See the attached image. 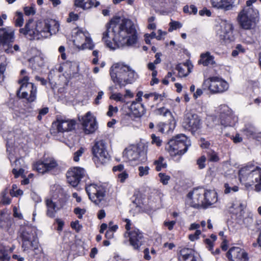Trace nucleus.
<instances>
[{"instance_id":"f257e3e1","label":"nucleus","mask_w":261,"mask_h":261,"mask_svg":"<svg viewBox=\"0 0 261 261\" xmlns=\"http://www.w3.org/2000/svg\"><path fill=\"white\" fill-rule=\"evenodd\" d=\"M102 40L107 46L111 49H115V45H134L138 40L134 23L128 19L121 20L119 17L113 18L107 25Z\"/></svg>"},{"instance_id":"f03ea898","label":"nucleus","mask_w":261,"mask_h":261,"mask_svg":"<svg viewBox=\"0 0 261 261\" xmlns=\"http://www.w3.org/2000/svg\"><path fill=\"white\" fill-rule=\"evenodd\" d=\"M59 30V24L55 20L34 21L33 19H29L24 28L19 30V32L30 37V40H41L55 34Z\"/></svg>"},{"instance_id":"7ed1b4c3","label":"nucleus","mask_w":261,"mask_h":261,"mask_svg":"<svg viewBox=\"0 0 261 261\" xmlns=\"http://www.w3.org/2000/svg\"><path fill=\"white\" fill-rule=\"evenodd\" d=\"M110 75L113 82L120 88L131 83L137 77L136 73L129 66L119 64L111 67Z\"/></svg>"},{"instance_id":"20e7f679","label":"nucleus","mask_w":261,"mask_h":261,"mask_svg":"<svg viewBox=\"0 0 261 261\" xmlns=\"http://www.w3.org/2000/svg\"><path fill=\"white\" fill-rule=\"evenodd\" d=\"M239 176L241 181L255 184L254 190L261 192V168L252 165L246 166L239 170Z\"/></svg>"},{"instance_id":"39448f33","label":"nucleus","mask_w":261,"mask_h":261,"mask_svg":"<svg viewBox=\"0 0 261 261\" xmlns=\"http://www.w3.org/2000/svg\"><path fill=\"white\" fill-rule=\"evenodd\" d=\"M191 145L190 140L183 134H179L169 140L166 149L171 156L181 155Z\"/></svg>"},{"instance_id":"423d86ee","label":"nucleus","mask_w":261,"mask_h":261,"mask_svg":"<svg viewBox=\"0 0 261 261\" xmlns=\"http://www.w3.org/2000/svg\"><path fill=\"white\" fill-rule=\"evenodd\" d=\"M258 15L257 10L253 8L244 7L237 16L240 27L244 30H250L255 25Z\"/></svg>"},{"instance_id":"0eeeda50","label":"nucleus","mask_w":261,"mask_h":261,"mask_svg":"<svg viewBox=\"0 0 261 261\" xmlns=\"http://www.w3.org/2000/svg\"><path fill=\"white\" fill-rule=\"evenodd\" d=\"M29 81L28 76H24L19 81L21 85L17 91V95L20 98H24L28 102H32L36 99L37 89L34 84L29 82Z\"/></svg>"},{"instance_id":"6e6552de","label":"nucleus","mask_w":261,"mask_h":261,"mask_svg":"<svg viewBox=\"0 0 261 261\" xmlns=\"http://www.w3.org/2000/svg\"><path fill=\"white\" fill-rule=\"evenodd\" d=\"M94 161L97 167L107 164L110 159L107 143L104 140L96 141L92 147Z\"/></svg>"},{"instance_id":"1a4fd4ad","label":"nucleus","mask_w":261,"mask_h":261,"mask_svg":"<svg viewBox=\"0 0 261 261\" xmlns=\"http://www.w3.org/2000/svg\"><path fill=\"white\" fill-rule=\"evenodd\" d=\"M20 238L22 240V248L23 251L29 252L38 247V240L32 228L24 227L22 229Z\"/></svg>"},{"instance_id":"9d476101","label":"nucleus","mask_w":261,"mask_h":261,"mask_svg":"<svg viewBox=\"0 0 261 261\" xmlns=\"http://www.w3.org/2000/svg\"><path fill=\"white\" fill-rule=\"evenodd\" d=\"M203 85L208 87L212 93H221L227 91L229 85L227 82L218 76H211L205 80Z\"/></svg>"},{"instance_id":"9b49d317","label":"nucleus","mask_w":261,"mask_h":261,"mask_svg":"<svg viewBox=\"0 0 261 261\" xmlns=\"http://www.w3.org/2000/svg\"><path fill=\"white\" fill-rule=\"evenodd\" d=\"M14 30L7 27L0 29V45H2L7 54L13 53L12 43L14 41Z\"/></svg>"},{"instance_id":"f8f14e48","label":"nucleus","mask_w":261,"mask_h":261,"mask_svg":"<svg viewBox=\"0 0 261 261\" xmlns=\"http://www.w3.org/2000/svg\"><path fill=\"white\" fill-rule=\"evenodd\" d=\"M200 117L196 114L187 112L184 117L183 126L192 133L196 132L201 127Z\"/></svg>"},{"instance_id":"ddd939ff","label":"nucleus","mask_w":261,"mask_h":261,"mask_svg":"<svg viewBox=\"0 0 261 261\" xmlns=\"http://www.w3.org/2000/svg\"><path fill=\"white\" fill-rule=\"evenodd\" d=\"M74 42L80 49H89L92 50L94 47V44L89 33L81 30L77 31Z\"/></svg>"},{"instance_id":"4468645a","label":"nucleus","mask_w":261,"mask_h":261,"mask_svg":"<svg viewBox=\"0 0 261 261\" xmlns=\"http://www.w3.org/2000/svg\"><path fill=\"white\" fill-rule=\"evenodd\" d=\"M123 156L130 161L144 162L146 159V152L137 146L125 149Z\"/></svg>"},{"instance_id":"2eb2a0df","label":"nucleus","mask_w":261,"mask_h":261,"mask_svg":"<svg viewBox=\"0 0 261 261\" xmlns=\"http://www.w3.org/2000/svg\"><path fill=\"white\" fill-rule=\"evenodd\" d=\"M127 237L129 238L130 245L135 250L139 251L145 242L143 232L137 228H133L129 231Z\"/></svg>"},{"instance_id":"dca6fc26","label":"nucleus","mask_w":261,"mask_h":261,"mask_svg":"<svg viewBox=\"0 0 261 261\" xmlns=\"http://www.w3.org/2000/svg\"><path fill=\"white\" fill-rule=\"evenodd\" d=\"M85 175L86 172L84 168L78 167L72 168L66 173L67 182L75 187L79 185Z\"/></svg>"},{"instance_id":"f3484780","label":"nucleus","mask_w":261,"mask_h":261,"mask_svg":"<svg viewBox=\"0 0 261 261\" xmlns=\"http://www.w3.org/2000/svg\"><path fill=\"white\" fill-rule=\"evenodd\" d=\"M86 190L89 199L96 204H98L105 196V191L103 188L94 184L87 187Z\"/></svg>"},{"instance_id":"a211bd4d","label":"nucleus","mask_w":261,"mask_h":261,"mask_svg":"<svg viewBox=\"0 0 261 261\" xmlns=\"http://www.w3.org/2000/svg\"><path fill=\"white\" fill-rule=\"evenodd\" d=\"M228 261H249L248 253L245 249L239 247L230 248L226 253Z\"/></svg>"},{"instance_id":"6ab92c4d","label":"nucleus","mask_w":261,"mask_h":261,"mask_svg":"<svg viewBox=\"0 0 261 261\" xmlns=\"http://www.w3.org/2000/svg\"><path fill=\"white\" fill-rule=\"evenodd\" d=\"M53 125L56 127L59 132L71 131L74 129L76 121L73 119H69L63 117H57L56 121L53 123Z\"/></svg>"},{"instance_id":"aec40b11","label":"nucleus","mask_w":261,"mask_h":261,"mask_svg":"<svg viewBox=\"0 0 261 261\" xmlns=\"http://www.w3.org/2000/svg\"><path fill=\"white\" fill-rule=\"evenodd\" d=\"M220 119L221 124L227 126L233 125L237 119L228 106L222 105L220 106Z\"/></svg>"},{"instance_id":"412c9836","label":"nucleus","mask_w":261,"mask_h":261,"mask_svg":"<svg viewBox=\"0 0 261 261\" xmlns=\"http://www.w3.org/2000/svg\"><path fill=\"white\" fill-rule=\"evenodd\" d=\"M83 126L86 134H92L97 129V122L90 112H88L83 118Z\"/></svg>"},{"instance_id":"4be33fe9","label":"nucleus","mask_w":261,"mask_h":261,"mask_svg":"<svg viewBox=\"0 0 261 261\" xmlns=\"http://www.w3.org/2000/svg\"><path fill=\"white\" fill-rule=\"evenodd\" d=\"M205 191L203 188L195 189L188 194V196L193 199L195 205H201L203 207Z\"/></svg>"},{"instance_id":"5701e85b","label":"nucleus","mask_w":261,"mask_h":261,"mask_svg":"<svg viewBox=\"0 0 261 261\" xmlns=\"http://www.w3.org/2000/svg\"><path fill=\"white\" fill-rule=\"evenodd\" d=\"M246 207V205L240 200L234 201L231 205L229 207V212L230 213L234 215L237 218L241 219L244 213V210Z\"/></svg>"},{"instance_id":"b1692460","label":"nucleus","mask_w":261,"mask_h":261,"mask_svg":"<svg viewBox=\"0 0 261 261\" xmlns=\"http://www.w3.org/2000/svg\"><path fill=\"white\" fill-rule=\"evenodd\" d=\"M213 7L225 11L231 10L234 7V1L232 0H211Z\"/></svg>"},{"instance_id":"393cba45","label":"nucleus","mask_w":261,"mask_h":261,"mask_svg":"<svg viewBox=\"0 0 261 261\" xmlns=\"http://www.w3.org/2000/svg\"><path fill=\"white\" fill-rule=\"evenodd\" d=\"M217 201V194L215 191L213 190L205 191L203 207L207 208L216 203Z\"/></svg>"},{"instance_id":"a878e982","label":"nucleus","mask_w":261,"mask_h":261,"mask_svg":"<svg viewBox=\"0 0 261 261\" xmlns=\"http://www.w3.org/2000/svg\"><path fill=\"white\" fill-rule=\"evenodd\" d=\"M74 5L83 10H88L93 6L97 7L100 5V3L96 0H74Z\"/></svg>"},{"instance_id":"bb28decb","label":"nucleus","mask_w":261,"mask_h":261,"mask_svg":"<svg viewBox=\"0 0 261 261\" xmlns=\"http://www.w3.org/2000/svg\"><path fill=\"white\" fill-rule=\"evenodd\" d=\"M129 109L135 117H140L145 113L144 106L139 102L133 101Z\"/></svg>"},{"instance_id":"cd10ccee","label":"nucleus","mask_w":261,"mask_h":261,"mask_svg":"<svg viewBox=\"0 0 261 261\" xmlns=\"http://www.w3.org/2000/svg\"><path fill=\"white\" fill-rule=\"evenodd\" d=\"M179 261H196L193 251L189 248H184L180 251Z\"/></svg>"},{"instance_id":"c85d7f7f","label":"nucleus","mask_w":261,"mask_h":261,"mask_svg":"<svg viewBox=\"0 0 261 261\" xmlns=\"http://www.w3.org/2000/svg\"><path fill=\"white\" fill-rule=\"evenodd\" d=\"M45 204L47 207L46 215L50 218L55 217L57 212L62 207H59L51 199H45Z\"/></svg>"},{"instance_id":"c756f323","label":"nucleus","mask_w":261,"mask_h":261,"mask_svg":"<svg viewBox=\"0 0 261 261\" xmlns=\"http://www.w3.org/2000/svg\"><path fill=\"white\" fill-rule=\"evenodd\" d=\"M214 58V57L211 55L209 51H206L200 55L198 63L202 64L204 66L213 65L216 64Z\"/></svg>"},{"instance_id":"7c9ffc66","label":"nucleus","mask_w":261,"mask_h":261,"mask_svg":"<svg viewBox=\"0 0 261 261\" xmlns=\"http://www.w3.org/2000/svg\"><path fill=\"white\" fill-rule=\"evenodd\" d=\"M176 69L178 71L180 77L187 76L191 72L190 67L188 62L177 65Z\"/></svg>"},{"instance_id":"2f4dec72","label":"nucleus","mask_w":261,"mask_h":261,"mask_svg":"<svg viewBox=\"0 0 261 261\" xmlns=\"http://www.w3.org/2000/svg\"><path fill=\"white\" fill-rule=\"evenodd\" d=\"M232 25L230 23H225L222 31L223 34H221L223 38L225 40L229 39L230 35L232 34Z\"/></svg>"},{"instance_id":"473e14b6","label":"nucleus","mask_w":261,"mask_h":261,"mask_svg":"<svg viewBox=\"0 0 261 261\" xmlns=\"http://www.w3.org/2000/svg\"><path fill=\"white\" fill-rule=\"evenodd\" d=\"M8 248L0 243V261H9L10 256L7 253Z\"/></svg>"},{"instance_id":"72a5a7b5","label":"nucleus","mask_w":261,"mask_h":261,"mask_svg":"<svg viewBox=\"0 0 261 261\" xmlns=\"http://www.w3.org/2000/svg\"><path fill=\"white\" fill-rule=\"evenodd\" d=\"M43 161L45 165V168H46V172L53 169L57 166L56 162L52 158H44Z\"/></svg>"},{"instance_id":"f704fd0d","label":"nucleus","mask_w":261,"mask_h":261,"mask_svg":"<svg viewBox=\"0 0 261 261\" xmlns=\"http://www.w3.org/2000/svg\"><path fill=\"white\" fill-rule=\"evenodd\" d=\"M29 62L34 65L35 68H37V67H41L44 64L43 58L40 56H36L30 59Z\"/></svg>"},{"instance_id":"c9c22d12","label":"nucleus","mask_w":261,"mask_h":261,"mask_svg":"<svg viewBox=\"0 0 261 261\" xmlns=\"http://www.w3.org/2000/svg\"><path fill=\"white\" fill-rule=\"evenodd\" d=\"M164 158L160 156L158 160L154 161L153 164L155 165V169L156 171H160L163 168H166L167 164L166 163H164Z\"/></svg>"},{"instance_id":"e433bc0d","label":"nucleus","mask_w":261,"mask_h":261,"mask_svg":"<svg viewBox=\"0 0 261 261\" xmlns=\"http://www.w3.org/2000/svg\"><path fill=\"white\" fill-rule=\"evenodd\" d=\"M217 236L215 234H211L210 238H206L204 240V243L206 245V248L209 250H212L214 246V242L217 240Z\"/></svg>"},{"instance_id":"4c0bfd02","label":"nucleus","mask_w":261,"mask_h":261,"mask_svg":"<svg viewBox=\"0 0 261 261\" xmlns=\"http://www.w3.org/2000/svg\"><path fill=\"white\" fill-rule=\"evenodd\" d=\"M34 168L39 172L42 174L46 172V168L44 165V161H38L34 165Z\"/></svg>"},{"instance_id":"58836bf2","label":"nucleus","mask_w":261,"mask_h":261,"mask_svg":"<svg viewBox=\"0 0 261 261\" xmlns=\"http://www.w3.org/2000/svg\"><path fill=\"white\" fill-rule=\"evenodd\" d=\"M10 194L12 197H17L23 194V191L20 189H17L16 185H13Z\"/></svg>"},{"instance_id":"ea45409f","label":"nucleus","mask_w":261,"mask_h":261,"mask_svg":"<svg viewBox=\"0 0 261 261\" xmlns=\"http://www.w3.org/2000/svg\"><path fill=\"white\" fill-rule=\"evenodd\" d=\"M245 134L248 137H252L255 138L256 137V133L253 127H249L244 130Z\"/></svg>"},{"instance_id":"a19ab883","label":"nucleus","mask_w":261,"mask_h":261,"mask_svg":"<svg viewBox=\"0 0 261 261\" xmlns=\"http://www.w3.org/2000/svg\"><path fill=\"white\" fill-rule=\"evenodd\" d=\"M110 98L113 99L116 101H120L121 102H124L125 99L123 97V95L120 93H112L110 96Z\"/></svg>"},{"instance_id":"79ce46f5","label":"nucleus","mask_w":261,"mask_h":261,"mask_svg":"<svg viewBox=\"0 0 261 261\" xmlns=\"http://www.w3.org/2000/svg\"><path fill=\"white\" fill-rule=\"evenodd\" d=\"M160 177V181L164 185H166L168 184V181L170 179V176L164 173H160L159 174Z\"/></svg>"},{"instance_id":"37998d69","label":"nucleus","mask_w":261,"mask_h":261,"mask_svg":"<svg viewBox=\"0 0 261 261\" xmlns=\"http://www.w3.org/2000/svg\"><path fill=\"white\" fill-rule=\"evenodd\" d=\"M208 160L211 162H218L219 160V158L216 152L214 151L211 150L207 153Z\"/></svg>"},{"instance_id":"c03bdc74","label":"nucleus","mask_w":261,"mask_h":261,"mask_svg":"<svg viewBox=\"0 0 261 261\" xmlns=\"http://www.w3.org/2000/svg\"><path fill=\"white\" fill-rule=\"evenodd\" d=\"M224 188H225L224 193L225 194H228V193H231V192H236L238 191V190H239V187L238 186H233L231 187H230L229 184H225Z\"/></svg>"},{"instance_id":"a18cd8bd","label":"nucleus","mask_w":261,"mask_h":261,"mask_svg":"<svg viewBox=\"0 0 261 261\" xmlns=\"http://www.w3.org/2000/svg\"><path fill=\"white\" fill-rule=\"evenodd\" d=\"M170 28L168 29L169 32H172L174 30L180 28L182 27L181 23L178 21H174L169 23Z\"/></svg>"},{"instance_id":"49530a36","label":"nucleus","mask_w":261,"mask_h":261,"mask_svg":"<svg viewBox=\"0 0 261 261\" xmlns=\"http://www.w3.org/2000/svg\"><path fill=\"white\" fill-rule=\"evenodd\" d=\"M138 170L139 171V175L140 176H143L144 175H147L149 173V168L148 166H140L138 168Z\"/></svg>"},{"instance_id":"de8ad7c7","label":"nucleus","mask_w":261,"mask_h":261,"mask_svg":"<svg viewBox=\"0 0 261 261\" xmlns=\"http://www.w3.org/2000/svg\"><path fill=\"white\" fill-rule=\"evenodd\" d=\"M158 113L160 115H163L164 116H168L171 117V112L167 109H166L164 107H162L158 109Z\"/></svg>"},{"instance_id":"09e8293b","label":"nucleus","mask_w":261,"mask_h":261,"mask_svg":"<svg viewBox=\"0 0 261 261\" xmlns=\"http://www.w3.org/2000/svg\"><path fill=\"white\" fill-rule=\"evenodd\" d=\"M85 149L81 147L78 150H77L74 153L73 160L75 162H78L80 160V157L83 154L84 152Z\"/></svg>"},{"instance_id":"8fccbe9b","label":"nucleus","mask_w":261,"mask_h":261,"mask_svg":"<svg viewBox=\"0 0 261 261\" xmlns=\"http://www.w3.org/2000/svg\"><path fill=\"white\" fill-rule=\"evenodd\" d=\"M118 109L117 107H113L112 105L109 106V110L107 113V115L109 117H112L114 114L117 113Z\"/></svg>"},{"instance_id":"3c124183","label":"nucleus","mask_w":261,"mask_h":261,"mask_svg":"<svg viewBox=\"0 0 261 261\" xmlns=\"http://www.w3.org/2000/svg\"><path fill=\"white\" fill-rule=\"evenodd\" d=\"M206 158L203 155L197 160V164L198 165L199 169H201L205 167V162Z\"/></svg>"},{"instance_id":"603ef678","label":"nucleus","mask_w":261,"mask_h":261,"mask_svg":"<svg viewBox=\"0 0 261 261\" xmlns=\"http://www.w3.org/2000/svg\"><path fill=\"white\" fill-rule=\"evenodd\" d=\"M151 137L152 139V144H155L158 146H160L162 145V141L159 137L156 136L154 134H152Z\"/></svg>"},{"instance_id":"864d4df0","label":"nucleus","mask_w":261,"mask_h":261,"mask_svg":"<svg viewBox=\"0 0 261 261\" xmlns=\"http://www.w3.org/2000/svg\"><path fill=\"white\" fill-rule=\"evenodd\" d=\"M70 225L71 228L75 229L77 232L80 231L82 228V226L80 224L79 221L78 220H76L74 222H72Z\"/></svg>"},{"instance_id":"5fc2aeb1","label":"nucleus","mask_w":261,"mask_h":261,"mask_svg":"<svg viewBox=\"0 0 261 261\" xmlns=\"http://www.w3.org/2000/svg\"><path fill=\"white\" fill-rule=\"evenodd\" d=\"M7 192L6 190L2 193V202L4 204H9L11 202V199L6 196Z\"/></svg>"},{"instance_id":"6e6d98bb","label":"nucleus","mask_w":261,"mask_h":261,"mask_svg":"<svg viewBox=\"0 0 261 261\" xmlns=\"http://www.w3.org/2000/svg\"><path fill=\"white\" fill-rule=\"evenodd\" d=\"M128 177V174L126 171H123L118 175V178L120 182L123 183L125 181V179Z\"/></svg>"},{"instance_id":"4d7b16f0","label":"nucleus","mask_w":261,"mask_h":261,"mask_svg":"<svg viewBox=\"0 0 261 261\" xmlns=\"http://www.w3.org/2000/svg\"><path fill=\"white\" fill-rule=\"evenodd\" d=\"M153 97L154 101H158V100H159L160 101H162L165 97V94H159L156 92H153Z\"/></svg>"},{"instance_id":"13d9d810","label":"nucleus","mask_w":261,"mask_h":261,"mask_svg":"<svg viewBox=\"0 0 261 261\" xmlns=\"http://www.w3.org/2000/svg\"><path fill=\"white\" fill-rule=\"evenodd\" d=\"M6 70V65L4 64L0 63V83L4 81V72Z\"/></svg>"},{"instance_id":"bf43d9fd","label":"nucleus","mask_w":261,"mask_h":261,"mask_svg":"<svg viewBox=\"0 0 261 261\" xmlns=\"http://www.w3.org/2000/svg\"><path fill=\"white\" fill-rule=\"evenodd\" d=\"M48 112V108L47 107L41 109L39 111V115L37 116V119L39 120L42 119V116L46 115Z\"/></svg>"},{"instance_id":"052dcab7","label":"nucleus","mask_w":261,"mask_h":261,"mask_svg":"<svg viewBox=\"0 0 261 261\" xmlns=\"http://www.w3.org/2000/svg\"><path fill=\"white\" fill-rule=\"evenodd\" d=\"M201 234V231L200 230H196L194 234H190L189 239L191 241H194L199 238V236Z\"/></svg>"},{"instance_id":"680f3d73","label":"nucleus","mask_w":261,"mask_h":261,"mask_svg":"<svg viewBox=\"0 0 261 261\" xmlns=\"http://www.w3.org/2000/svg\"><path fill=\"white\" fill-rule=\"evenodd\" d=\"M24 13L27 15H33L35 14V11L34 8L32 7H26L24 8Z\"/></svg>"},{"instance_id":"e2e57ef3","label":"nucleus","mask_w":261,"mask_h":261,"mask_svg":"<svg viewBox=\"0 0 261 261\" xmlns=\"http://www.w3.org/2000/svg\"><path fill=\"white\" fill-rule=\"evenodd\" d=\"M176 223L175 221H165L164 222V225L166 226L169 230H171L173 229L174 226Z\"/></svg>"},{"instance_id":"0e129e2a","label":"nucleus","mask_w":261,"mask_h":261,"mask_svg":"<svg viewBox=\"0 0 261 261\" xmlns=\"http://www.w3.org/2000/svg\"><path fill=\"white\" fill-rule=\"evenodd\" d=\"M24 172V169H23L22 168L19 169V170H17L15 169H13L12 170V173L14 175L15 178H17L20 175H22Z\"/></svg>"},{"instance_id":"69168bd1","label":"nucleus","mask_w":261,"mask_h":261,"mask_svg":"<svg viewBox=\"0 0 261 261\" xmlns=\"http://www.w3.org/2000/svg\"><path fill=\"white\" fill-rule=\"evenodd\" d=\"M79 18V16L76 14H74L73 12L69 13V17L67 18L68 22H71L72 21H75Z\"/></svg>"},{"instance_id":"338daca9","label":"nucleus","mask_w":261,"mask_h":261,"mask_svg":"<svg viewBox=\"0 0 261 261\" xmlns=\"http://www.w3.org/2000/svg\"><path fill=\"white\" fill-rule=\"evenodd\" d=\"M125 222H126V224L125 226V228L126 230V231L124 235L126 237V234H128V232L130 231L132 229H130V226H131L130 221L128 219H126Z\"/></svg>"},{"instance_id":"774afa93","label":"nucleus","mask_w":261,"mask_h":261,"mask_svg":"<svg viewBox=\"0 0 261 261\" xmlns=\"http://www.w3.org/2000/svg\"><path fill=\"white\" fill-rule=\"evenodd\" d=\"M23 23V19L22 15H19L15 21V25L17 27H21Z\"/></svg>"}]
</instances>
